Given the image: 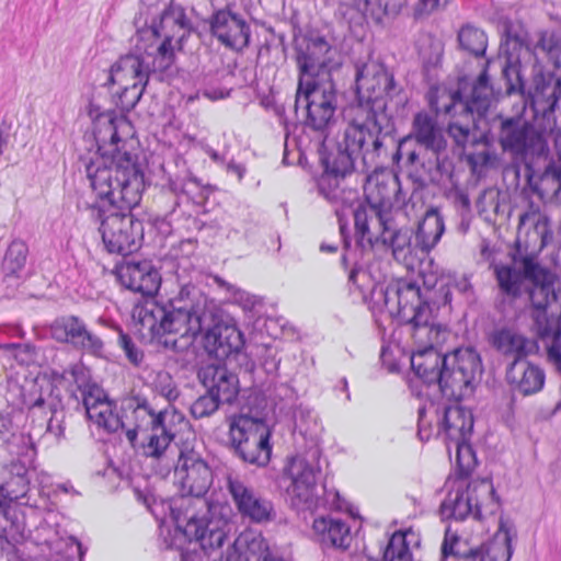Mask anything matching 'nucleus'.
Listing matches in <instances>:
<instances>
[{"mask_svg": "<svg viewBox=\"0 0 561 561\" xmlns=\"http://www.w3.org/2000/svg\"><path fill=\"white\" fill-rule=\"evenodd\" d=\"M396 220L390 209L378 208L359 203L354 209V225L357 243L363 249L373 248L385 239Z\"/></svg>", "mask_w": 561, "mask_h": 561, "instance_id": "obj_20", "label": "nucleus"}, {"mask_svg": "<svg viewBox=\"0 0 561 561\" xmlns=\"http://www.w3.org/2000/svg\"><path fill=\"white\" fill-rule=\"evenodd\" d=\"M295 50L298 83L334 80L333 70L339 64L334 61V48L323 36H304L297 41Z\"/></svg>", "mask_w": 561, "mask_h": 561, "instance_id": "obj_15", "label": "nucleus"}, {"mask_svg": "<svg viewBox=\"0 0 561 561\" xmlns=\"http://www.w3.org/2000/svg\"><path fill=\"white\" fill-rule=\"evenodd\" d=\"M407 4V0H358L366 20L382 23L385 18H396Z\"/></svg>", "mask_w": 561, "mask_h": 561, "instance_id": "obj_42", "label": "nucleus"}, {"mask_svg": "<svg viewBox=\"0 0 561 561\" xmlns=\"http://www.w3.org/2000/svg\"><path fill=\"white\" fill-rule=\"evenodd\" d=\"M221 404L226 403L206 391L191 404L190 412L196 420L205 419L211 416L216 411H218Z\"/></svg>", "mask_w": 561, "mask_h": 561, "instance_id": "obj_51", "label": "nucleus"}, {"mask_svg": "<svg viewBox=\"0 0 561 561\" xmlns=\"http://www.w3.org/2000/svg\"><path fill=\"white\" fill-rule=\"evenodd\" d=\"M126 121L111 113L96 122L98 153L85 163L90 186L103 202L98 208L100 233L108 253L127 255L144 240V224L131 213L139 205L146 187L137 153L118 135Z\"/></svg>", "mask_w": 561, "mask_h": 561, "instance_id": "obj_1", "label": "nucleus"}, {"mask_svg": "<svg viewBox=\"0 0 561 561\" xmlns=\"http://www.w3.org/2000/svg\"><path fill=\"white\" fill-rule=\"evenodd\" d=\"M383 302L392 316L410 328L417 346L411 355L412 369L426 383H437L445 354L436 347L445 342L448 331L435 321L427 297L415 283L401 282L386 288Z\"/></svg>", "mask_w": 561, "mask_h": 561, "instance_id": "obj_5", "label": "nucleus"}, {"mask_svg": "<svg viewBox=\"0 0 561 561\" xmlns=\"http://www.w3.org/2000/svg\"><path fill=\"white\" fill-rule=\"evenodd\" d=\"M121 91L113 96L115 105L124 113L130 112L141 99L147 83L118 84Z\"/></svg>", "mask_w": 561, "mask_h": 561, "instance_id": "obj_48", "label": "nucleus"}, {"mask_svg": "<svg viewBox=\"0 0 561 561\" xmlns=\"http://www.w3.org/2000/svg\"><path fill=\"white\" fill-rule=\"evenodd\" d=\"M152 385L154 391L169 402L175 401L180 396L176 383L168 371L161 370L157 373Z\"/></svg>", "mask_w": 561, "mask_h": 561, "instance_id": "obj_52", "label": "nucleus"}, {"mask_svg": "<svg viewBox=\"0 0 561 561\" xmlns=\"http://www.w3.org/2000/svg\"><path fill=\"white\" fill-rule=\"evenodd\" d=\"M320 467L301 456L290 458L283 470L282 484L290 505L308 510L317 504V480Z\"/></svg>", "mask_w": 561, "mask_h": 561, "instance_id": "obj_16", "label": "nucleus"}, {"mask_svg": "<svg viewBox=\"0 0 561 561\" xmlns=\"http://www.w3.org/2000/svg\"><path fill=\"white\" fill-rule=\"evenodd\" d=\"M506 379L515 391L528 396L541 390L545 383V373L525 358L513 360L510 364Z\"/></svg>", "mask_w": 561, "mask_h": 561, "instance_id": "obj_30", "label": "nucleus"}, {"mask_svg": "<svg viewBox=\"0 0 561 561\" xmlns=\"http://www.w3.org/2000/svg\"><path fill=\"white\" fill-rule=\"evenodd\" d=\"M133 319L142 337L176 353L184 352L204 332V348L219 360L238 354L244 346L243 334L233 324L217 319L211 304L199 288L183 285L165 302L148 300L134 308Z\"/></svg>", "mask_w": 561, "mask_h": 561, "instance_id": "obj_3", "label": "nucleus"}, {"mask_svg": "<svg viewBox=\"0 0 561 561\" xmlns=\"http://www.w3.org/2000/svg\"><path fill=\"white\" fill-rule=\"evenodd\" d=\"M473 430V416L470 411L459 404H448L443 408L439 419V432L451 442L469 439Z\"/></svg>", "mask_w": 561, "mask_h": 561, "instance_id": "obj_31", "label": "nucleus"}, {"mask_svg": "<svg viewBox=\"0 0 561 561\" xmlns=\"http://www.w3.org/2000/svg\"><path fill=\"white\" fill-rule=\"evenodd\" d=\"M357 108L355 117L346 126L343 140L336 146V153L323 159L327 174L319 181V192L333 205L342 207L356 198L357 193L340 187L339 178L354 169L360 157L367 167L374 165L386 150V141L394 133L389 104L404 108L409 98L392 71L383 64L369 60L355 66Z\"/></svg>", "mask_w": 561, "mask_h": 561, "instance_id": "obj_2", "label": "nucleus"}, {"mask_svg": "<svg viewBox=\"0 0 561 561\" xmlns=\"http://www.w3.org/2000/svg\"><path fill=\"white\" fill-rule=\"evenodd\" d=\"M141 51L121 57L110 70V84L148 83V68Z\"/></svg>", "mask_w": 561, "mask_h": 561, "instance_id": "obj_32", "label": "nucleus"}, {"mask_svg": "<svg viewBox=\"0 0 561 561\" xmlns=\"http://www.w3.org/2000/svg\"><path fill=\"white\" fill-rule=\"evenodd\" d=\"M117 278L127 289L144 296H153L160 285L161 276L150 261H125L117 267Z\"/></svg>", "mask_w": 561, "mask_h": 561, "instance_id": "obj_25", "label": "nucleus"}, {"mask_svg": "<svg viewBox=\"0 0 561 561\" xmlns=\"http://www.w3.org/2000/svg\"><path fill=\"white\" fill-rule=\"evenodd\" d=\"M490 342L499 353L512 362L525 359L537 350L536 341L508 328L495 330L490 336Z\"/></svg>", "mask_w": 561, "mask_h": 561, "instance_id": "obj_29", "label": "nucleus"}, {"mask_svg": "<svg viewBox=\"0 0 561 561\" xmlns=\"http://www.w3.org/2000/svg\"><path fill=\"white\" fill-rule=\"evenodd\" d=\"M47 407L50 412V417L47 422V433L54 435L57 439H60L65 435V411L58 407L55 402L46 403V400L39 396L33 403L30 404L31 410L45 409Z\"/></svg>", "mask_w": 561, "mask_h": 561, "instance_id": "obj_46", "label": "nucleus"}, {"mask_svg": "<svg viewBox=\"0 0 561 561\" xmlns=\"http://www.w3.org/2000/svg\"><path fill=\"white\" fill-rule=\"evenodd\" d=\"M364 191L365 205L391 210L396 203H400V180L389 171H375L370 174Z\"/></svg>", "mask_w": 561, "mask_h": 561, "instance_id": "obj_27", "label": "nucleus"}, {"mask_svg": "<svg viewBox=\"0 0 561 561\" xmlns=\"http://www.w3.org/2000/svg\"><path fill=\"white\" fill-rule=\"evenodd\" d=\"M33 459L18 457L0 470V494L8 502L23 500L30 486L28 466Z\"/></svg>", "mask_w": 561, "mask_h": 561, "instance_id": "obj_28", "label": "nucleus"}, {"mask_svg": "<svg viewBox=\"0 0 561 561\" xmlns=\"http://www.w3.org/2000/svg\"><path fill=\"white\" fill-rule=\"evenodd\" d=\"M229 437L234 454L245 463L265 467L271 460V432L260 419L245 414L233 416L229 425Z\"/></svg>", "mask_w": 561, "mask_h": 561, "instance_id": "obj_12", "label": "nucleus"}, {"mask_svg": "<svg viewBox=\"0 0 561 561\" xmlns=\"http://www.w3.org/2000/svg\"><path fill=\"white\" fill-rule=\"evenodd\" d=\"M412 140L431 154L428 160L422 163L423 173L416 179L421 185L438 184L445 176L451 175V161L447 154L448 141L445 129L436 116L425 111L414 115L410 133L399 140L394 160L405 156L410 165L419 161V153L415 150H407Z\"/></svg>", "mask_w": 561, "mask_h": 561, "instance_id": "obj_6", "label": "nucleus"}, {"mask_svg": "<svg viewBox=\"0 0 561 561\" xmlns=\"http://www.w3.org/2000/svg\"><path fill=\"white\" fill-rule=\"evenodd\" d=\"M335 15L348 24L360 25L366 18L363 9L358 5V0L352 2H340Z\"/></svg>", "mask_w": 561, "mask_h": 561, "instance_id": "obj_53", "label": "nucleus"}, {"mask_svg": "<svg viewBox=\"0 0 561 561\" xmlns=\"http://www.w3.org/2000/svg\"><path fill=\"white\" fill-rule=\"evenodd\" d=\"M53 337L62 343L71 344L94 356H102L103 341L88 330L83 320L77 316H65L56 319L50 327Z\"/></svg>", "mask_w": 561, "mask_h": 561, "instance_id": "obj_22", "label": "nucleus"}, {"mask_svg": "<svg viewBox=\"0 0 561 561\" xmlns=\"http://www.w3.org/2000/svg\"><path fill=\"white\" fill-rule=\"evenodd\" d=\"M157 427L152 426L147 433H141L144 438L140 448L147 457L159 458L162 456L175 436L168 427L167 421H162V424Z\"/></svg>", "mask_w": 561, "mask_h": 561, "instance_id": "obj_41", "label": "nucleus"}, {"mask_svg": "<svg viewBox=\"0 0 561 561\" xmlns=\"http://www.w3.org/2000/svg\"><path fill=\"white\" fill-rule=\"evenodd\" d=\"M149 13L140 9L138 16L135 18L137 27V38L139 42L162 39L160 44L175 45L182 48L184 39L191 34L193 26L181 5L170 4L160 14L159 19H152L148 24L144 15Z\"/></svg>", "mask_w": 561, "mask_h": 561, "instance_id": "obj_14", "label": "nucleus"}, {"mask_svg": "<svg viewBox=\"0 0 561 561\" xmlns=\"http://www.w3.org/2000/svg\"><path fill=\"white\" fill-rule=\"evenodd\" d=\"M448 135L454 139L455 144L465 149L469 144H476L477 138L471 133L468 125H462L458 122L449 123L447 128Z\"/></svg>", "mask_w": 561, "mask_h": 561, "instance_id": "obj_55", "label": "nucleus"}, {"mask_svg": "<svg viewBox=\"0 0 561 561\" xmlns=\"http://www.w3.org/2000/svg\"><path fill=\"white\" fill-rule=\"evenodd\" d=\"M295 106L306 111L305 125L321 134L336 122L339 92L334 80L298 83Z\"/></svg>", "mask_w": 561, "mask_h": 561, "instance_id": "obj_11", "label": "nucleus"}, {"mask_svg": "<svg viewBox=\"0 0 561 561\" xmlns=\"http://www.w3.org/2000/svg\"><path fill=\"white\" fill-rule=\"evenodd\" d=\"M488 64L474 81L469 94H463L461 90L455 91L450 96V103L445 106L444 111L447 115L470 116L472 123L476 118L482 117L491 105L493 88L490 84L488 76Z\"/></svg>", "mask_w": 561, "mask_h": 561, "instance_id": "obj_19", "label": "nucleus"}, {"mask_svg": "<svg viewBox=\"0 0 561 561\" xmlns=\"http://www.w3.org/2000/svg\"><path fill=\"white\" fill-rule=\"evenodd\" d=\"M445 232L444 217L436 207L426 210L415 231L416 247L421 254H428Z\"/></svg>", "mask_w": 561, "mask_h": 561, "instance_id": "obj_34", "label": "nucleus"}, {"mask_svg": "<svg viewBox=\"0 0 561 561\" xmlns=\"http://www.w3.org/2000/svg\"><path fill=\"white\" fill-rule=\"evenodd\" d=\"M28 248L22 240H13L3 259V271L5 275L18 274L25 265Z\"/></svg>", "mask_w": 561, "mask_h": 561, "instance_id": "obj_47", "label": "nucleus"}, {"mask_svg": "<svg viewBox=\"0 0 561 561\" xmlns=\"http://www.w3.org/2000/svg\"><path fill=\"white\" fill-rule=\"evenodd\" d=\"M234 550L227 561H263L267 545L261 535L254 533L241 534L233 543Z\"/></svg>", "mask_w": 561, "mask_h": 561, "instance_id": "obj_39", "label": "nucleus"}, {"mask_svg": "<svg viewBox=\"0 0 561 561\" xmlns=\"http://www.w3.org/2000/svg\"><path fill=\"white\" fill-rule=\"evenodd\" d=\"M538 47L547 53L557 68H561V35H542L538 42Z\"/></svg>", "mask_w": 561, "mask_h": 561, "instance_id": "obj_54", "label": "nucleus"}, {"mask_svg": "<svg viewBox=\"0 0 561 561\" xmlns=\"http://www.w3.org/2000/svg\"><path fill=\"white\" fill-rule=\"evenodd\" d=\"M444 557L453 556L465 560L476 561L481 554V548H469L466 541H462L456 533L448 527L445 531V538L442 545Z\"/></svg>", "mask_w": 561, "mask_h": 561, "instance_id": "obj_44", "label": "nucleus"}, {"mask_svg": "<svg viewBox=\"0 0 561 561\" xmlns=\"http://www.w3.org/2000/svg\"><path fill=\"white\" fill-rule=\"evenodd\" d=\"M15 343L0 344V360L14 362Z\"/></svg>", "mask_w": 561, "mask_h": 561, "instance_id": "obj_62", "label": "nucleus"}, {"mask_svg": "<svg viewBox=\"0 0 561 561\" xmlns=\"http://www.w3.org/2000/svg\"><path fill=\"white\" fill-rule=\"evenodd\" d=\"M211 34L227 48L242 50L250 43V25L239 13L219 10L210 19Z\"/></svg>", "mask_w": 561, "mask_h": 561, "instance_id": "obj_23", "label": "nucleus"}, {"mask_svg": "<svg viewBox=\"0 0 561 561\" xmlns=\"http://www.w3.org/2000/svg\"><path fill=\"white\" fill-rule=\"evenodd\" d=\"M182 193V185L171 179L159 188L153 197V203L161 216L167 217L176 210Z\"/></svg>", "mask_w": 561, "mask_h": 561, "instance_id": "obj_43", "label": "nucleus"}, {"mask_svg": "<svg viewBox=\"0 0 561 561\" xmlns=\"http://www.w3.org/2000/svg\"><path fill=\"white\" fill-rule=\"evenodd\" d=\"M118 344L123 348L125 356L130 364L138 367L144 360V352L135 344L133 339L124 333L119 332Z\"/></svg>", "mask_w": 561, "mask_h": 561, "instance_id": "obj_56", "label": "nucleus"}, {"mask_svg": "<svg viewBox=\"0 0 561 561\" xmlns=\"http://www.w3.org/2000/svg\"><path fill=\"white\" fill-rule=\"evenodd\" d=\"M198 380L206 391L226 404H232L239 393V378L226 366L208 364L199 368Z\"/></svg>", "mask_w": 561, "mask_h": 561, "instance_id": "obj_26", "label": "nucleus"}, {"mask_svg": "<svg viewBox=\"0 0 561 561\" xmlns=\"http://www.w3.org/2000/svg\"><path fill=\"white\" fill-rule=\"evenodd\" d=\"M513 525L510 520L501 518L499 530L494 539L488 545L483 554L491 559V561H510L513 554L512 533Z\"/></svg>", "mask_w": 561, "mask_h": 561, "instance_id": "obj_40", "label": "nucleus"}, {"mask_svg": "<svg viewBox=\"0 0 561 561\" xmlns=\"http://www.w3.org/2000/svg\"><path fill=\"white\" fill-rule=\"evenodd\" d=\"M458 478L466 479L477 465V458L469 439L454 442Z\"/></svg>", "mask_w": 561, "mask_h": 561, "instance_id": "obj_49", "label": "nucleus"}, {"mask_svg": "<svg viewBox=\"0 0 561 561\" xmlns=\"http://www.w3.org/2000/svg\"><path fill=\"white\" fill-rule=\"evenodd\" d=\"M226 488L239 514L255 524H266L276 518L274 504L263 496L245 479L229 473L226 477Z\"/></svg>", "mask_w": 561, "mask_h": 561, "instance_id": "obj_18", "label": "nucleus"}, {"mask_svg": "<svg viewBox=\"0 0 561 561\" xmlns=\"http://www.w3.org/2000/svg\"><path fill=\"white\" fill-rule=\"evenodd\" d=\"M536 231L541 237V244L546 245L548 242V239L552 238L551 232L548 230V219L547 217L539 216L536 224H535Z\"/></svg>", "mask_w": 561, "mask_h": 561, "instance_id": "obj_61", "label": "nucleus"}, {"mask_svg": "<svg viewBox=\"0 0 561 561\" xmlns=\"http://www.w3.org/2000/svg\"><path fill=\"white\" fill-rule=\"evenodd\" d=\"M446 485L448 492L439 506L443 519L465 520L472 516L480 520L486 515L495 514L500 507L499 497L489 478L469 482L454 478L448 479Z\"/></svg>", "mask_w": 561, "mask_h": 561, "instance_id": "obj_9", "label": "nucleus"}, {"mask_svg": "<svg viewBox=\"0 0 561 561\" xmlns=\"http://www.w3.org/2000/svg\"><path fill=\"white\" fill-rule=\"evenodd\" d=\"M203 95L210 101H217L229 96V91L222 89H205Z\"/></svg>", "mask_w": 561, "mask_h": 561, "instance_id": "obj_64", "label": "nucleus"}, {"mask_svg": "<svg viewBox=\"0 0 561 561\" xmlns=\"http://www.w3.org/2000/svg\"><path fill=\"white\" fill-rule=\"evenodd\" d=\"M0 444L12 456L23 457L25 460L35 457V448L30 435L19 432L9 415L0 414Z\"/></svg>", "mask_w": 561, "mask_h": 561, "instance_id": "obj_36", "label": "nucleus"}, {"mask_svg": "<svg viewBox=\"0 0 561 561\" xmlns=\"http://www.w3.org/2000/svg\"><path fill=\"white\" fill-rule=\"evenodd\" d=\"M312 528L324 547L347 549L351 543L350 527L341 519L322 516L313 520Z\"/></svg>", "mask_w": 561, "mask_h": 561, "instance_id": "obj_35", "label": "nucleus"}, {"mask_svg": "<svg viewBox=\"0 0 561 561\" xmlns=\"http://www.w3.org/2000/svg\"><path fill=\"white\" fill-rule=\"evenodd\" d=\"M533 308L534 330L546 344H554L557 334L561 332V319L549 317L547 309L552 304L561 305V284H554L550 274L540 266V274L531 279L525 289Z\"/></svg>", "mask_w": 561, "mask_h": 561, "instance_id": "obj_13", "label": "nucleus"}, {"mask_svg": "<svg viewBox=\"0 0 561 561\" xmlns=\"http://www.w3.org/2000/svg\"><path fill=\"white\" fill-rule=\"evenodd\" d=\"M493 272L500 291L512 299L519 298L529 282L540 274V265L533 256L514 257L513 264H494Z\"/></svg>", "mask_w": 561, "mask_h": 561, "instance_id": "obj_21", "label": "nucleus"}, {"mask_svg": "<svg viewBox=\"0 0 561 561\" xmlns=\"http://www.w3.org/2000/svg\"><path fill=\"white\" fill-rule=\"evenodd\" d=\"M81 394L87 415L98 427L107 433H115L126 425L123 419L113 412V404L101 387L87 383L81 388Z\"/></svg>", "mask_w": 561, "mask_h": 561, "instance_id": "obj_24", "label": "nucleus"}, {"mask_svg": "<svg viewBox=\"0 0 561 561\" xmlns=\"http://www.w3.org/2000/svg\"><path fill=\"white\" fill-rule=\"evenodd\" d=\"M174 483L183 496H194L206 510V515L187 516L184 526L178 520L167 553L179 554V561H197L201 551L209 553L220 548L227 537L228 518L220 505H209L202 497L213 483V472L207 462L194 450L181 451L174 468Z\"/></svg>", "mask_w": 561, "mask_h": 561, "instance_id": "obj_4", "label": "nucleus"}, {"mask_svg": "<svg viewBox=\"0 0 561 561\" xmlns=\"http://www.w3.org/2000/svg\"><path fill=\"white\" fill-rule=\"evenodd\" d=\"M529 123L522 115L495 114L489 119V135L495 139L503 152L525 163L527 169L537 159H547L549 154L548 136L554 129H546Z\"/></svg>", "mask_w": 561, "mask_h": 561, "instance_id": "obj_7", "label": "nucleus"}, {"mask_svg": "<svg viewBox=\"0 0 561 561\" xmlns=\"http://www.w3.org/2000/svg\"><path fill=\"white\" fill-rule=\"evenodd\" d=\"M528 170V182L533 191L546 201L561 199V165L550 162L542 172Z\"/></svg>", "mask_w": 561, "mask_h": 561, "instance_id": "obj_33", "label": "nucleus"}, {"mask_svg": "<svg viewBox=\"0 0 561 561\" xmlns=\"http://www.w3.org/2000/svg\"><path fill=\"white\" fill-rule=\"evenodd\" d=\"M526 35L514 31L512 25L505 26V41L501 43V50L505 54H511L518 50L525 45Z\"/></svg>", "mask_w": 561, "mask_h": 561, "instance_id": "obj_57", "label": "nucleus"}, {"mask_svg": "<svg viewBox=\"0 0 561 561\" xmlns=\"http://www.w3.org/2000/svg\"><path fill=\"white\" fill-rule=\"evenodd\" d=\"M438 386L444 397L459 401L472 394L482 375L480 355L470 347L445 354Z\"/></svg>", "mask_w": 561, "mask_h": 561, "instance_id": "obj_10", "label": "nucleus"}, {"mask_svg": "<svg viewBox=\"0 0 561 561\" xmlns=\"http://www.w3.org/2000/svg\"><path fill=\"white\" fill-rule=\"evenodd\" d=\"M137 42L136 48L141 51L145 64L148 68V78L151 75L163 73L167 71L174 61V49L175 45L158 44L153 47V44L147 45L146 42L140 44Z\"/></svg>", "mask_w": 561, "mask_h": 561, "instance_id": "obj_38", "label": "nucleus"}, {"mask_svg": "<svg viewBox=\"0 0 561 561\" xmlns=\"http://www.w3.org/2000/svg\"><path fill=\"white\" fill-rule=\"evenodd\" d=\"M382 244L389 245L396 261L407 266H412L420 252L416 242L412 243V230L408 228H399L397 224L391 228L388 234H385Z\"/></svg>", "mask_w": 561, "mask_h": 561, "instance_id": "obj_37", "label": "nucleus"}, {"mask_svg": "<svg viewBox=\"0 0 561 561\" xmlns=\"http://www.w3.org/2000/svg\"><path fill=\"white\" fill-rule=\"evenodd\" d=\"M14 362L22 366H28L36 360V350L31 344L15 343Z\"/></svg>", "mask_w": 561, "mask_h": 561, "instance_id": "obj_59", "label": "nucleus"}, {"mask_svg": "<svg viewBox=\"0 0 561 561\" xmlns=\"http://www.w3.org/2000/svg\"><path fill=\"white\" fill-rule=\"evenodd\" d=\"M451 0H419L414 5V16L416 19L427 16L436 10L447 7Z\"/></svg>", "mask_w": 561, "mask_h": 561, "instance_id": "obj_58", "label": "nucleus"}, {"mask_svg": "<svg viewBox=\"0 0 561 561\" xmlns=\"http://www.w3.org/2000/svg\"><path fill=\"white\" fill-rule=\"evenodd\" d=\"M458 42L463 50L479 57L483 56L488 47L485 33L476 26L465 25L458 32Z\"/></svg>", "mask_w": 561, "mask_h": 561, "instance_id": "obj_45", "label": "nucleus"}, {"mask_svg": "<svg viewBox=\"0 0 561 561\" xmlns=\"http://www.w3.org/2000/svg\"><path fill=\"white\" fill-rule=\"evenodd\" d=\"M12 550V545L0 536V561H11Z\"/></svg>", "mask_w": 561, "mask_h": 561, "instance_id": "obj_63", "label": "nucleus"}, {"mask_svg": "<svg viewBox=\"0 0 561 561\" xmlns=\"http://www.w3.org/2000/svg\"><path fill=\"white\" fill-rule=\"evenodd\" d=\"M121 419L126 423L122 426L125 431L127 440L133 447L137 446V438L139 433H147L150 427L158 428L162 421H167L169 416H182L175 412L164 408L156 410L151 402L142 394H131L121 400Z\"/></svg>", "mask_w": 561, "mask_h": 561, "instance_id": "obj_17", "label": "nucleus"}, {"mask_svg": "<svg viewBox=\"0 0 561 561\" xmlns=\"http://www.w3.org/2000/svg\"><path fill=\"white\" fill-rule=\"evenodd\" d=\"M511 59L512 56L502 67L507 94L519 93L525 96V102L531 107L536 122L542 121L546 129H556L554 113L557 110L561 111V79L556 78L553 72L545 70L542 66L535 65L531 84L526 91L520 66Z\"/></svg>", "mask_w": 561, "mask_h": 561, "instance_id": "obj_8", "label": "nucleus"}, {"mask_svg": "<svg viewBox=\"0 0 561 561\" xmlns=\"http://www.w3.org/2000/svg\"><path fill=\"white\" fill-rule=\"evenodd\" d=\"M454 204L457 208L459 215H470L471 214V202L468 196L462 191H457L454 195Z\"/></svg>", "mask_w": 561, "mask_h": 561, "instance_id": "obj_60", "label": "nucleus"}, {"mask_svg": "<svg viewBox=\"0 0 561 561\" xmlns=\"http://www.w3.org/2000/svg\"><path fill=\"white\" fill-rule=\"evenodd\" d=\"M382 561H411V552L405 541V535L394 533L382 551Z\"/></svg>", "mask_w": 561, "mask_h": 561, "instance_id": "obj_50", "label": "nucleus"}]
</instances>
